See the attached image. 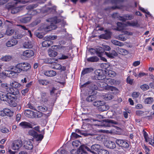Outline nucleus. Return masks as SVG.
<instances>
[{
	"instance_id": "5",
	"label": "nucleus",
	"mask_w": 154,
	"mask_h": 154,
	"mask_svg": "<svg viewBox=\"0 0 154 154\" xmlns=\"http://www.w3.org/2000/svg\"><path fill=\"white\" fill-rule=\"evenodd\" d=\"M25 114L26 116L30 118L40 117L41 116V113L38 112H34L29 109H27L25 111Z\"/></svg>"
},
{
	"instance_id": "3",
	"label": "nucleus",
	"mask_w": 154,
	"mask_h": 154,
	"mask_svg": "<svg viewBox=\"0 0 154 154\" xmlns=\"http://www.w3.org/2000/svg\"><path fill=\"white\" fill-rule=\"evenodd\" d=\"M37 12L31 9L28 12L27 14L22 17L20 19L21 22L23 23H27L30 22L33 15L36 14Z\"/></svg>"
},
{
	"instance_id": "29",
	"label": "nucleus",
	"mask_w": 154,
	"mask_h": 154,
	"mask_svg": "<svg viewBox=\"0 0 154 154\" xmlns=\"http://www.w3.org/2000/svg\"><path fill=\"white\" fill-rule=\"evenodd\" d=\"M10 96L8 94H6L3 92L0 93V99L3 101H7Z\"/></svg>"
},
{
	"instance_id": "58",
	"label": "nucleus",
	"mask_w": 154,
	"mask_h": 154,
	"mask_svg": "<svg viewBox=\"0 0 154 154\" xmlns=\"http://www.w3.org/2000/svg\"><path fill=\"white\" fill-rule=\"evenodd\" d=\"M108 74L109 76L113 77L116 75V72L112 70H109L108 72Z\"/></svg>"
},
{
	"instance_id": "52",
	"label": "nucleus",
	"mask_w": 154,
	"mask_h": 154,
	"mask_svg": "<svg viewBox=\"0 0 154 154\" xmlns=\"http://www.w3.org/2000/svg\"><path fill=\"white\" fill-rule=\"evenodd\" d=\"M103 102V101H101L100 100L96 101L93 102V104L94 106L97 107L98 109L99 107H100L101 105Z\"/></svg>"
},
{
	"instance_id": "51",
	"label": "nucleus",
	"mask_w": 154,
	"mask_h": 154,
	"mask_svg": "<svg viewBox=\"0 0 154 154\" xmlns=\"http://www.w3.org/2000/svg\"><path fill=\"white\" fill-rule=\"evenodd\" d=\"M57 38V36L56 35H51L49 36H46L44 38V39L46 40H49L51 41V40H54Z\"/></svg>"
},
{
	"instance_id": "50",
	"label": "nucleus",
	"mask_w": 154,
	"mask_h": 154,
	"mask_svg": "<svg viewBox=\"0 0 154 154\" xmlns=\"http://www.w3.org/2000/svg\"><path fill=\"white\" fill-rule=\"evenodd\" d=\"M93 70V69L91 68H86L84 69L82 72V74L84 75L91 72Z\"/></svg>"
},
{
	"instance_id": "40",
	"label": "nucleus",
	"mask_w": 154,
	"mask_h": 154,
	"mask_svg": "<svg viewBox=\"0 0 154 154\" xmlns=\"http://www.w3.org/2000/svg\"><path fill=\"white\" fill-rule=\"evenodd\" d=\"M118 52L122 55H125L128 53V52L126 50L121 48H118Z\"/></svg>"
},
{
	"instance_id": "44",
	"label": "nucleus",
	"mask_w": 154,
	"mask_h": 154,
	"mask_svg": "<svg viewBox=\"0 0 154 154\" xmlns=\"http://www.w3.org/2000/svg\"><path fill=\"white\" fill-rule=\"evenodd\" d=\"M43 134H38L37 133V134L34 138L35 139L36 141H41L43 138Z\"/></svg>"
},
{
	"instance_id": "11",
	"label": "nucleus",
	"mask_w": 154,
	"mask_h": 154,
	"mask_svg": "<svg viewBox=\"0 0 154 154\" xmlns=\"http://www.w3.org/2000/svg\"><path fill=\"white\" fill-rule=\"evenodd\" d=\"M33 139L32 140L28 139L23 140V143L24 147L27 149H32L33 148Z\"/></svg>"
},
{
	"instance_id": "54",
	"label": "nucleus",
	"mask_w": 154,
	"mask_h": 154,
	"mask_svg": "<svg viewBox=\"0 0 154 154\" xmlns=\"http://www.w3.org/2000/svg\"><path fill=\"white\" fill-rule=\"evenodd\" d=\"M96 98V96L94 95H92L89 96L87 98V100L88 102H92L95 100Z\"/></svg>"
},
{
	"instance_id": "59",
	"label": "nucleus",
	"mask_w": 154,
	"mask_h": 154,
	"mask_svg": "<svg viewBox=\"0 0 154 154\" xmlns=\"http://www.w3.org/2000/svg\"><path fill=\"white\" fill-rule=\"evenodd\" d=\"M139 9L141 10L143 12L146 13V14L148 15L149 16H151V15L150 14L149 12L148 11H147L145 10L142 7H140L139 6Z\"/></svg>"
},
{
	"instance_id": "48",
	"label": "nucleus",
	"mask_w": 154,
	"mask_h": 154,
	"mask_svg": "<svg viewBox=\"0 0 154 154\" xmlns=\"http://www.w3.org/2000/svg\"><path fill=\"white\" fill-rule=\"evenodd\" d=\"M126 26H137L138 23L136 21H132L131 22H128L126 23H125Z\"/></svg>"
},
{
	"instance_id": "34",
	"label": "nucleus",
	"mask_w": 154,
	"mask_h": 154,
	"mask_svg": "<svg viewBox=\"0 0 154 154\" xmlns=\"http://www.w3.org/2000/svg\"><path fill=\"white\" fill-rule=\"evenodd\" d=\"M18 63L15 66H13L11 68V69L14 71V72L17 73H20L21 72Z\"/></svg>"
},
{
	"instance_id": "1",
	"label": "nucleus",
	"mask_w": 154,
	"mask_h": 154,
	"mask_svg": "<svg viewBox=\"0 0 154 154\" xmlns=\"http://www.w3.org/2000/svg\"><path fill=\"white\" fill-rule=\"evenodd\" d=\"M60 21L59 19H57L56 17L50 18L47 20V21L50 22V25L48 26H42L41 28L42 29V31H44L45 32L55 29L57 28L56 24L59 23Z\"/></svg>"
},
{
	"instance_id": "35",
	"label": "nucleus",
	"mask_w": 154,
	"mask_h": 154,
	"mask_svg": "<svg viewBox=\"0 0 154 154\" xmlns=\"http://www.w3.org/2000/svg\"><path fill=\"white\" fill-rule=\"evenodd\" d=\"M14 30L11 28H8L7 29L5 34L8 36L11 35L14 33Z\"/></svg>"
},
{
	"instance_id": "23",
	"label": "nucleus",
	"mask_w": 154,
	"mask_h": 154,
	"mask_svg": "<svg viewBox=\"0 0 154 154\" xmlns=\"http://www.w3.org/2000/svg\"><path fill=\"white\" fill-rule=\"evenodd\" d=\"M104 145L107 147L113 149L116 147V145L114 142L110 141H106L104 143Z\"/></svg>"
},
{
	"instance_id": "38",
	"label": "nucleus",
	"mask_w": 154,
	"mask_h": 154,
	"mask_svg": "<svg viewBox=\"0 0 154 154\" xmlns=\"http://www.w3.org/2000/svg\"><path fill=\"white\" fill-rule=\"evenodd\" d=\"M106 90L111 91L113 92V93H116L118 92V89L112 86L108 85V86H107Z\"/></svg>"
},
{
	"instance_id": "27",
	"label": "nucleus",
	"mask_w": 154,
	"mask_h": 154,
	"mask_svg": "<svg viewBox=\"0 0 154 154\" xmlns=\"http://www.w3.org/2000/svg\"><path fill=\"white\" fill-rule=\"evenodd\" d=\"M109 108V106L107 105H106L105 103L103 101L102 102L100 107H99L98 110L100 111H104L108 110Z\"/></svg>"
},
{
	"instance_id": "16",
	"label": "nucleus",
	"mask_w": 154,
	"mask_h": 154,
	"mask_svg": "<svg viewBox=\"0 0 154 154\" xmlns=\"http://www.w3.org/2000/svg\"><path fill=\"white\" fill-rule=\"evenodd\" d=\"M38 98L41 103L47 102L48 99V94L45 92H42L41 93V97Z\"/></svg>"
},
{
	"instance_id": "56",
	"label": "nucleus",
	"mask_w": 154,
	"mask_h": 154,
	"mask_svg": "<svg viewBox=\"0 0 154 154\" xmlns=\"http://www.w3.org/2000/svg\"><path fill=\"white\" fill-rule=\"evenodd\" d=\"M98 154H109V152L106 150L102 149L101 148L98 152Z\"/></svg>"
},
{
	"instance_id": "32",
	"label": "nucleus",
	"mask_w": 154,
	"mask_h": 154,
	"mask_svg": "<svg viewBox=\"0 0 154 154\" xmlns=\"http://www.w3.org/2000/svg\"><path fill=\"white\" fill-rule=\"evenodd\" d=\"M12 59V57L10 55H6L4 56H2L0 59V60L2 61L5 62H8Z\"/></svg>"
},
{
	"instance_id": "4",
	"label": "nucleus",
	"mask_w": 154,
	"mask_h": 154,
	"mask_svg": "<svg viewBox=\"0 0 154 154\" xmlns=\"http://www.w3.org/2000/svg\"><path fill=\"white\" fill-rule=\"evenodd\" d=\"M10 85L12 87L9 89L10 91L9 93L15 95L18 94L19 92L17 88L20 87L21 84L16 81H13L10 83Z\"/></svg>"
},
{
	"instance_id": "28",
	"label": "nucleus",
	"mask_w": 154,
	"mask_h": 154,
	"mask_svg": "<svg viewBox=\"0 0 154 154\" xmlns=\"http://www.w3.org/2000/svg\"><path fill=\"white\" fill-rule=\"evenodd\" d=\"M23 46L25 48H31L33 46V43L30 41H27L24 42Z\"/></svg>"
},
{
	"instance_id": "42",
	"label": "nucleus",
	"mask_w": 154,
	"mask_h": 154,
	"mask_svg": "<svg viewBox=\"0 0 154 154\" xmlns=\"http://www.w3.org/2000/svg\"><path fill=\"white\" fill-rule=\"evenodd\" d=\"M154 99L152 97H148L146 98L144 101V103L145 104H151L153 102Z\"/></svg>"
},
{
	"instance_id": "12",
	"label": "nucleus",
	"mask_w": 154,
	"mask_h": 154,
	"mask_svg": "<svg viewBox=\"0 0 154 154\" xmlns=\"http://www.w3.org/2000/svg\"><path fill=\"white\" fill-rule=\"evenodd\" d=\"M18 64L21 69V72H26L31 68L30 64L27 62H22Z\"/></svg>"
},
{
	"instance_id": "46",
	"label": "nucleus",
	"mask_w": 154,
	"mask_h": 154,
	"mask_svg": "<svg viewBox=\"0 0 154 154\" xmlns=\"http://www.w3.org/2000/svg\"><path fill=\"white\" fill-rule=\"evenodd\" d=\"M113 96L111 94H106L103 95V98L106 100H109L112 99Z\"/></svg>"
},
{
	"instance_id": "45",
	"label": "nucleus",
	"mask_w": 154,
	"mask_h": 154,
	"mask_svg": "<svg viewBox=\"0 0 154 154\" xmlns=\"http://www.w3.org/2000/svg\"><path fill=\"white\" fill-rule=\"evenodd\" d=\"M37 134V132L32 129L29 130L27 133V135L31 136L34 138Z\"/></svg>"
},
{
	"instance_id": "19",
	"label": "nucleus",
	"mask_w": 154,
	"mask_h": 154,
	"mask_svg": "<svg viewBox=\"0 0 154 154\" xmlns=\"http://www.w3.org/2000/svg\"><path fill=\"white\" fill-rule=\"evenodd\" d=\"M86 150L90 152L91 149L86 146H83L79 149L78 154H86Z\"/></svg>"
},
{
	"instance_id": "8",
	"label": "nucleus",
	"mask_w": 154,
	"mask_h": 154,
	"mask_svg": "<svg viewBox=\"0 0 154 154\" xmlns=\"http://www.w3.org/2000/svg\"><path fill=\"white\" fill-rule=\"evenodd\" d=\"M23 143L21 140H15L11 145V149L14 150H18L22 146Z\"/></svg>"
},
{
	"instance_id": "10",
	"label": "nucleus",
	"mask_w": 154,
	"mask_h": 154,
	"mask_svg": "<svg viewBox=\"0 0 154 154\" xmlns=\"http://www.w3.org/2000/svg\"><path fill=\"white\" fill-rule=\"evenodd\" d=\"M94 78L96 80H103L105 77V75L103 73L101 70L98 69L94 72Z\"/></svg>"
},
{
	"instance_id": "63",
	"label": "nucleus",
	"mask_w": 154,
	"mask_h": 154,
	"mask_svg": "<svg viewBox=\"0 0 154 154\" xmlns=\"http://www.w3.org/2000/svg\"><path fill=\"white\" fill-rule=\"evenodd\" d=\"M90 88L92 90H96L98 89L99 90H100V88H99L98 86H97L95 84H92L90 87Z\"/></svg>"
},
{
	"instance_id": "17",
	"label": "nucleus",
	"mask_w": 154,
	"mask_h": 154,
	"mask_svg": "<svg viewBox=\"0 0 154 154\" xmlns=\"http://www.w3.org/2000/svg\"><path fill=\"white\" fill-rule=\"evenodd\" d=\"M8 100L7 102H8L10 106L13 107L16 106L17 104L15 97L10 95Z\"/></svg>"
},
{
	"instance_id": "24",
	"label": "nucleus",
	"mask_w": 154,
	"mask_h": 154,
	"mask_svg": "<svg viewBox=\"0 0 154 154\" xmlns=\"http://www.w3.org/2000/svg\"><path fill=\"white\" fill-rule=\"evenodd\" d=\"M55 47H56V46H53L51 47V48H50L48 50V54L50 57H54L57 55V52L52 50V49H54V48Z\"/></svg>"
},
{
	"instance_id": "2",
	"label": "nucleus",
	"mask_w": 154,
	"mask_h": 154,
	"mask_svg": "<svg viewBox=\"0 0 154 154\" xmlns=\"http://www.w3.org/2000/svg\"><path fill=\"white\" fill-rule=\"evenodd\" d=\"M95 121H97L98 123L95 124V125L98 126L100 127L104 126L106 127H112L114 126V125H117L118 123L116 122L111 119H106L103 120V122L102 121H99L97 120H94Z\"/></svg>"
},
{
	"instance_id": "64",
	"label": "nucleus",
	"mask_w": 154,
	"mask_h": 154,
	"mask_svg": "<svg viewBox=\"0 0 154 154\" xmlns=\"http://www.w3.org/2000/svg\"><path fill=\"white\" fill-rule=\"evenodd\" d=\"M152 146H154V140L151 138H149L148 139V142Z\"/></svg>"
},
{
	"instance_id": "7",
	"label": "nucleus",
	"mask_w": 154,
	"mask_h": 154,
	"mask_svg": "<svg viewBox=\"0 0 154 154\" xmlns=\"http://www.w3.org/2000/svg\"><path fill=\"white\" fill-rule=\"evenodd\" d=\"M112 17L114 18H117L119 20L123 21H125V20H131L134 18V16L132 15L126 14L124 17L120 16L118 14L114 13L112 15Z\"/></svg>"
},
{
	"instance_id": "25",
	"label": "nucleus",
	"mask_w": 154,
	"mask_h": 154,
	"mask_svg": "<svg viewBox=\"0 0 154 154\" xmlns=\"http://www.w3.org/2000/svg\"><path fill=\"white\" fill-rule=\"evenodd\" d=\"M55 71L53 70L45 71L44 72V74L48 77H53L56 75Z\"/></svg>"
},
{
	"instance_id": "49",
	"label": "nucleus",
	"mask_w": 154,
	"mask_h": 154,
	"mask_svg": "<svg viewBox=\"0 0 154 154\" xmlns=\"http://www.w3.org/2000/svg\"><path fill=\"white\" fill-rule=\"evenodd\" d=\"M45 41L43 42L42 43V45L43 47H48L51 45V42L49 40H46L44 39Z\"/></svg>"
},
{
	"instance_id": "6",
	"label": "nucleus",
	"mask_w": 154,
	"mask_h": 154,
	"mask_svg": "<svg viewBox=\"0 0 154 154\" xmlns=\"http://www.w3.org/2000/svg\"><path fill=\"white\" fill-rule=\"evenodd\" d=\"M117 27L116 29H114L118 31H122V32L123 33L124 35H131L133 33L131 32H129L127 31L123 30L125 29V27L126 26L125 23H122L121 22H118L117 23Z\"/></svg>"
},
{
	"instance_id": "33",
	"label": "nucleus",
	"mask_w": 154,
	"mask_h": 154,
	"mask_svg": "<svg viewBox=\"0 0 154 154\" xmlns=\"http://www.w3.org/2000/svg\"><path fill=\"white\" fill-rule=\"evenodd\" d=\"M110 37V32L107 31H106V33L104 34H102L100 35V37L101 38L105 39H108Z\"/></svg>"
},
{
	"instance_id": "53",
	"label": "nucleus",
	"mask_w": 154,
	"mask_h": 154,
	"mask_svg": "<svg viewBox=\"0 0 154 154\" xmlns=\"http://www.w3.org/2000/svg\"><path fill=\"white\" fill-rule=\"evenodd\" d=\"M17 26H20L21 28L24 30H28L29 35L30 37H32V35L31 33V31L29 30L28 29H27L25 26L20 25H18Z\"/></svg>"
},
{
	"instance_id": "55",
	"label": "nucleus",
	"mask_w": 154,
	"mask_h": 154,
	"mask_svg": "<svg viewBox=\"0 0 154 154\" xmlns=\"http://www.w3.org/2000/svg\"><path fill=\"white\" fill-rule=\"evenodd\" d=\"M2 87L5 89L8 92H10V90L8 89V85L7 83H2L1 84Z\"/></svg>"
},
{
	"instance_id": "26",
	"label": "nucleus",
	"mask_w": 154,
	"mask_h": 154,
	"mask_svg": "<svg viewBox=\"0 0 154 154\" xmlns=\"http://www.w3.org/2000/svg\"><path fill=\"white\" fill-rule=\"evenodd\" d=\"M18 43L16 39H11L8 41L6 43V45L8 47H11L16 45Z\"/></svg>"
},
{
	"instance_id": "61",
	"label": "nucleus",
	"mask_w": 154,
	"mask_h": 154,
	"mask_svg": "<svg viewBox=\"0 0 154 154\" xmlns=\"http://www.w3.org/2000/svg\"><path fill=\"white\" fill-rule=\"evenodd\" d=\"M141 88L143 91H146L149 88V86L146 84H143L140 86Z\"/></svg>"
},
{
	"instance_id": "62",
	"label": "nucleus",
	"mask_w": 154,
	"mask_h": 154,
	"mask_svg": "<svg viewBox=\"0 0 154 154\" xmlns=\"http://www.w3.org/2000/svg\"><path fill=\"white\" fill-rule=\"evenodd\" d=\"M102 47L104 51H109L111 49L110 47L106 45H103Z\"/></svg>"
},
{
	"instance_id": "15",
	"label": "nucleus",
	"mask_w": 154,
	"mask_h": 154,
	"mask_svg": "<svg viewBox=\"0 0 154 154\" xmlns=\"http://www.w3.org/2000/svg\"><path fill=\"white\" fill-rule=\"evenodd\" d=\"M33 51L31 50H27L23 51L21 56L29 58L34 56Z\"/></svg>"
},
{
	"instance_id": "39",
	"label": "nucleus",
	"mask_w": 154,
	"mask_h": 154,
	"mask_svg": "<svg viewBox=\"0 0 154 154\" xmlns=\"http://www.w3.org/2000/svg\"><path fill=\"white\" fill-rule=\"evenodd\" d=\"M36 0H33V1H35ZM32 1H30L29 0H14V3L15 4L20 3L23 4H24L28 2H31Z\"/></svg>"
},
{
	"instance_id": "47",
	"label": "nucleus",
	"mask_w": 154,
	"mask_h": 154,
	"mask_svg": "<svg viewBox=\"0 0 154 154\" xmlns=\"http://www.w3.org/2000/svg\"><path fill=\"white\" fill-rule=\"evenodd\" d=\"M99 60V58L97 56L91 57L87 59V60L88 61L91 62H97Z\"/></svg>"
},
{
	"instance_id": "36",
	"label": "nucleus",
	"mask_w": 154,
	"mask_h": 154,
	"mask_svg": "<svg viewBox=\"0 0 154 154\" xmlns=\"http://www.w3.org/2000/svg\"><path fill=\"white\" fill-rule=\"evenodd\" d=\"M7 76L9 77H13L15 75L16 72H14V71L6 70Z\"/></svg>"
},
{
	"instance_id": "31",
	"label": "nucleus",
	"mask_w": 154,
	"mask_h": 154,
	"mask_svg": "<svg viewBox=\"0 0 154 154\" xmlns=\"http://www.w3.org/2000/svg\"><path fill=\"white\" fill-rule=\"evenodd\" d=\"M105 54L109 57L112 58L114 56L117 55V54L116 52L114 50H112L111 52L109 53L105 52Z\"/></svg>"
},
{
	"instance_id": "60",
	"label": "nucleus",
	"mask_w": 154,
	"mask_h": 154,
	"mask_svg": "<svg viewBox=\"0 0 154 154\" xmlns=\"http://www.w3.org/2000/svg\"><path fill=\"white\" fill-rule=\"evenodd\" d=\"M19 11V8H11V12L12 14H14L17 13Z\"/></svg>"
},
{
	"instance_id": "18",
	"label": "nucleus",
	"mask_w": 154,
	"mask_h": 154,
	"mask_svg": "<svg viewBox=\"0 0 154 154\" xmlns=\"http://www.w3.org/2000/svg\"><path fill=\"white\" fill-rule=\"evenodd\" d=\"M51 67L52 69L60 70L61 71H64L66 69L65 66H62L60 64L57 63H54L53 65L51 66Z\"/></svg>"
},
{
	"instance_id": "20",
	"label": "nucleus",
	"mask_w": 154,
	"mask_h": 154,
	"mask_svg": "<svg viewBox=\"0 0 154 154\" xmlns=\"http://www.w3.org/2000/svg\"><path fill=\"white\" fill-rule=\"evenodd\" d=\"M101 148V146L100 145L97 144L93 145L91 147L90 152L94 153V151H98V152Z\"/></svg>"
},
{
	"instance_id": "14",
	"label": "nucleus",
	"mask_w": 154,
	"mask_h": 154,
	"mask_svg": "<svg viewBox=\"0 0 154 154\" xmlns=\"http://www.w3.org/2000/svg\"><path fill=\"white\" fill-rule=\"evenodd\" d=\"M38 109L39 110L43 112H48L47 113L45 114L47 116H49L51 113L52 109L50 108H48L46 106H40L38 107Z\"/></svg>"
},
{
	"instance_id": "22",
	"label": "nucleus",
	"mask_w": 154,
	"mask_h": 154,
	"mask_svg": "<svg viewBox=\"0 0 154 154\" xmlns=\"http://www.w3.org/2000/svg\"><path fill=\"white\" fill-rule=\"evenodd\" d=\"M96 53L97 54L99 57H101V56L105 54V52L104 51L102 47H97L95 50Z\"/></svg>"
},
{
	"instance_id": "37",
	"label": "nucleus",
	"mask_w": 154,
	"mask_h": 154,
	"mask_svg": "<svg viewBox=\"0 0 154 154\" xmlns=\"http://www.w3.org/2000/svg\"><path fill=\"white\" fill-rule=\"evenodd\" d=\"M103 81L104 82H106L107 84L108 83L110 85H113L115 82V81L110 78H106L104 79Z\"/></svg>"
},
{
	"instance_id": "21",
	"label": "nucleus",
	"mask_w": 154,
	"mask_h": 154,
	"mask_svg": "<svg viewBox=\"0 0 154 154\" xmlns=\"http://www.w3.org/2000/svg\"><path fill=\"white\" fill-rule=\"evenodd\" d=\"M23 128H32V126L31 124L26 122H22L20 123L19 125Z\"/></svg>"
},
{
	"instance_id": "13",
	"label": "nucleus",
	"mask_w": 154,
	"mask_h": 154,
	"mask_svg": "<svg viewBox=\"0 0 154 154\" xmlns=\"http://www.w3.org/2000/svg\"><path fill=\"white\" fill-rule=\"evenodd\" d=\"M116 143L119 147L127 148L129 147V144L125 140H123L117 139L116 141Z\"/></svg>"
},
{
	"instance_id": "43",
	"label": "nucleus",
	"mask_w": 154,
	"mask_h": 154,
	"mask_svg": "<svg viewBox=\"0 0 154 154\" xmlns=\"http://www.w3.org/2000/svg\"><path fill=\"white\" fill-rule=\"evenodd\" d=\"M111 42L113 45L120 47L123 46L124 45V44L122 42L118 41L112 40H111Z\"/></svg>"
},
{
	"instance_id": "9",
	"label": "nucleus",
	"mask_w": 154,
	"mask_h": 154,
	"mask_svg": "<svg viewBox=\"0 0 154 154\" xmlns=\"http://www.w3.org/2000/svg\"><path fill=\"white\" fill-rule=\"evenodd\" d=\"M13 111L7 108H5L2 110H0V116H2L11 117L13 116Z\"/></svg>"
},
{
	"instance_id": "41",
	"label": "nucleus",
	"mask_w": 154,
	"mask_h": 154,
	"mask_svg": "<svg viewBox=\"0 0 154 154\" xmlns=\"http://www.w3.org/2000/svg\"><path fill=\"white\" fill-rule=\"evenodd\" d=\"M116 38L120 40L124 41L126 40V39L128 38L127 36H124L123 34H120L119 35H117L116 37Z\"/></svg>"
},
{
	"instance_id": "30",
	"label": "nucleus",
	"mask_w": 154,
	"mask_h": 154,
	"mask_svg": "<svg viewBox=\"0 0 154 154\" xmlns=\"http://www.w3.org/2000/svg\"><path fill=\"white\" fill-rule=\"evenodd\" d=\"M98 86L99 88H102L103 89L106 90V88L107 87V86H108V85L106 82L104 81L103 82L102 81H99V82L98 83Z\"/></svg>"
},
{
	"instance_id": "57",
	"label": "nucleus",
	"mask_w": 154,
	"mask_h": 154,
	"mask_svg": "<svg viewBox=\"0 0 154 154\" xmlns=\"http://www.w3.org/2000/svg\"><path fill=\"white\" fill-rule=\"evenodd\" d=\"M38 82L39 84L42 85H47L49 83L47 80L40 79L38 80Z\"/></svg>"
}]
</instances>
